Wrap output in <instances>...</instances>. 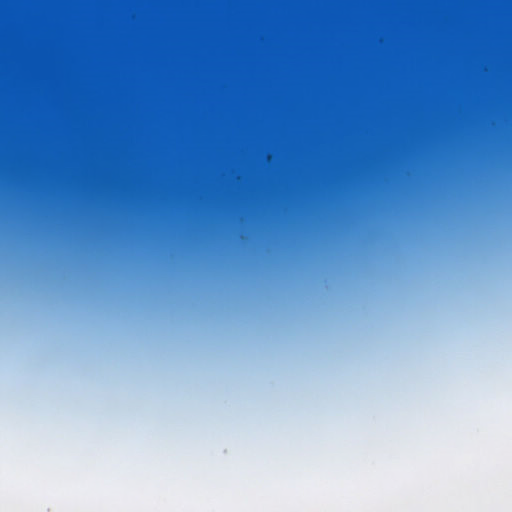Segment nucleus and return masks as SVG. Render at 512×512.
<instances>
[{"mask_svg": "<svg viewBox=\"0 0 512 512\" xmlns=\"http://www.w3.org/2000/svg\"><path fill=\"white\" fill-rule=\"evenodd\" d=\"M4 161V10H2V162ZM4 211V208H1Z\"/></svg>", "mask_w": 512, "mask_h": 512, "instance_id": "nucleus-1", "label": "nucleus"}]
</instances>
